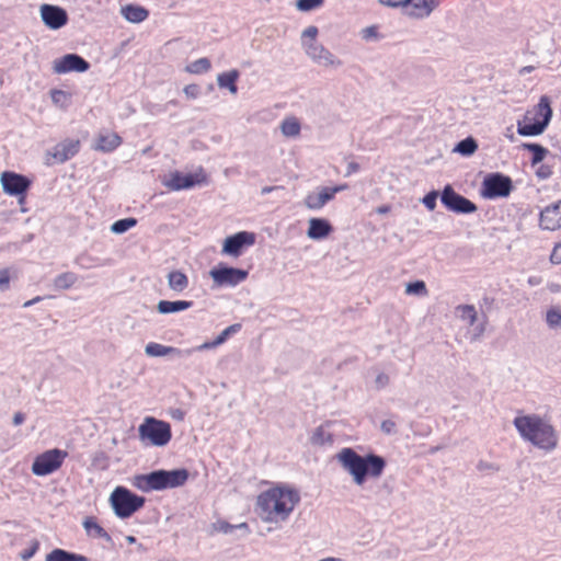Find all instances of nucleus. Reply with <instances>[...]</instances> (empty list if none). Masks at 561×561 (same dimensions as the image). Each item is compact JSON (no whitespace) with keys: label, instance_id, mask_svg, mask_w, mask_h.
I'll use <instances>...</instances> for the list:
<instances>
[{"label":"nucleus","instance_id":"obj_51","mask_svg":"<svg viewBox=\"0 0 561 561\" xmlns=\"http://www.w3.org/2000/svg\"><path fill=\"white\" fill-rule=\"evenodd\" d=\"M320 2H296L297 10L307 12L316 9Z\"/></svg>","mask_w":561,"mask_h":561},{"label":"nucleus","instance_id":"obj_30","mask_svg":"<svg viewBox=\"0 0 561 561\" xmlns=\"http://www.w3.org/2000/svg\"><path fill=\"white\" fill-rule=\"evenodd\" d=\"M45 561H90L87 557L55 548L45 556Z\"/></svg>","mask_w":561,"mask_h":561},{"label":"nucleus","instance_id":"obj_18","mask_svg":"<svg viewBox=\"0 0 561 561\" xmlns=\"http://www.w3.org/2000/svg\"><path fill=\"white\" fill-rule=\"evenodd\" d=\"M51 69L57 75L83 73L89 69V64L79 55L67 54L55 59Z\"/></svg>","mask_w":561,"mask_h":561},{"label":"nucleus","instance_id":"obj_4","mask_svg":"<svg viewBox=\"0 0 561 561\" xmlns=\"http://www.w3.org/2000/svg\"><path fill=\"white\" fill-rule=\"evenodd\" d=\"M188 477V471L185 468L159 469L149 473L134 476L131 483L140 492L149 493L183 486L187 482Z\"/></svg>","mask_w":561,"mask_h":561},{"label":"nucleus","instance_id":"obj_7","mask_svg":"<svg viewBox=\"0 0 561 561\" xmlns=\"http://www.w3.org/2000/svg\"><path fill=\"white\" fill-rule=\"evenodd\" d=\"M138 437L144 445L163 448L172 439L171 425L167 421L146 416L138 426Z\"/></svg>","mask_w":561,"mask_h":561},{"label":"nucleus","instance_id":"obj_34","mask_svg":"<svg viewBox=\"0 0 561 561\" xmlns=\"http://www.w3.org/2000/svg\"><path fill=\"white\" fill-rule=\"evenodd\" d=\"M144 352L148 357L158 358L173 355L175 354L176 351L171 346H165L160 343L151 342L146 344Z\"/></svg>","mask_w":561,"mask_h":561},{"label":"nucleus","instance_id":"obj_46","mask_svg":"<svg viewBox=\"0 0 561 561\" xmlns=\"http://www.w3.org/2000/svg\"><path fill=\"white\" fill-rule=\"evenodd\" d=\"M183 94L190 100H197L201 96V88L195 83L186 84Z\"/></svg>","mask_w":561,"mask_h":561},{"label":"nucleus","instance_id":"obj_8","mask_svg":"<svg viewBox=\"0 0 561 561\" xmlns=\"http://www.w3.org/2000/svg\"><path fill=\"white\" fill-rule=\"evenodd\" d=\"M108 504L113 514L119 519H127L145 504V499L125 486H115L108 495Z\"/></svg>","mask_w":561,"mask_h":561},{"label":"nucleus","instance_id":"obj_52","mask_svg":"<svg viewBox=\"0 0 561 561\" xmlns=\"http://www.w3.org/2000/svg\"><path fill=\"white\" fill-rule=\"evenodd\" d=\"M363 38L371 39L377 37V32L375 27H366L362 31Z\"/></svg>","mask_w":561,"mask_h":561},{"label":"nucleus","instance_id":"obj_10","mask_svg":"<svg viewBox=\"0 0 561 561\" xmlns=\"http://www.w3.org/2000/svg\"><path fill=\"white\" fill-rule=\"evenodd\" d=\"M66 457L67 453L58 448L45 450L34 458L31 471L35 477L49 476L62 466Z\"/></svg>","mask_w":561,"mask_h":561},{"label":"nucleus","instance_id":"obj_32","mask_svg":"<svg viewBox=\"0 0 561 561\" xmlns=\"http://www.w3.org/2000/svg\"><path fill=\"white\" fill-rule=\"evenodd\" d=\"M478 150V142L477 140L469 136L459 142H457L453 148V153L462 156V157H471L473 156Z\"/></svg>","mask_w":561,"mask_h":561},{"label":"nucleus","instance_id":"obj_44","mask_svg":"<svg viewBox=\"0 0 561 561\" xmlns=\"http://www.w3.org/2000/svg\"><path fill=\"white\" fill-rule=\"evenodd\" d=\"M390 383V377L388 374L386 373H377L375 378H374V381H373V385L375 387V389L377 390H382L385 388H387Z\"/></svg>","mask_w":561,"mask_h":561},{"label":"nucleus","instance_id":"obj_6","mask_svg":"<svg viewBox=\"0 0 561 561\" xmlns=\"http://www.w3.org/2000/svg\"><path fill=\"white\" fill-rule=\"evenodd\" d=\"M318 28L308 26L300 34V45L306 56L314 64L330 69L342 66V61L333 53L327 49L318 39Z\"/></svg>","mask_w":561,"mask_h":561},{"label":"nucleus","instance_id":"obj_19","mask_svg":"<svg viewBox=\"0 0 561 561\" xmlns=\"http://www.w3.org/2000/svg\"><path fill=\"white\" fill-rule=\"evenodd\" d=\"M347 186L345 184L336 185L332 187H322L316 193L309 194L305 199V206L311 210L321 209L334 195L339 192L345 191Z\"/></svg>","mask_w":561,"mask_h":561},{"label":"nucleus","instance_id":"obj_45","mask_svg":"<svg viewBox=\"0 0 561 561\" xmlns=\"http://www.w3.org/2000/svg\"><path fill=\"white\" fill-rule=\"evenodd\" d=\"M438 194L436 191H431L422 199L421 203L428 209L434 210L436 208Z\"/></svg>","mask_w":561,"mask_h":561},{"label":"nucleus","instance_id":"obj_53","mask_svg":"<svg viewBox=\"0 0 561 561\" xmlns=\"http://www.w3.org/2000/svg\"><path fill=\"white\" fill-rule=\"evenodd\" d=\"M35 551H36V547H33V548H31V549H28V550L24 551V552L21 554V559H22V560H24V561H26V560L31 559V558L34 556Z\"/></svg>","mask_w":561,"mask_h":561},{"label":"nucleus","instance_id":"obj_22","mask_svg":"<svg viewBox=\"0 0 561 561\" xmlns=\"http://www.w3.org/2000/svg\"><path fill=\"white\" fill-rule=\"evenodd\" d=\"M165 283L169 291L173 295H182L190 286L186 273L181 268H171L165 274Z\"/></svg>","mask_w":561,"mask_h":561},{"label":"nucleus","instance_id":"obj_50","mask_svg":"<svg viewBox=\"0 0 561 561\" xmlns=\"http://www.w3.org/2000/svg\"><path fill=\"white\" fill-rule=\"evenodd\" d=\"M10 285V274L8 271H0V290L4 291Z\"/></svg>","mask_w":561,"mask_h":561},{"label":"nucleus","instance_id":"obj_48","mask_svg":"<svg viewBox=\"0 0 561 561\" xmlns=\"http://www.w3.org/2000/svg\"><path fill=\"white\" fill-rule=\"evenodd\" d=\"M396 428H397L396 422L391 419L383 420L380 423V430L387 435L393 434L396 432Z\"/></svg>","mask_w":561,"mask_h":561},{"label":"nucleus","instance_id":"obj_2","mask_svg":"<svg viewBox=\"0 0 561 561\" xmlns=\"http://www.w3.org/2000/svg\"><path fill=\"white\" fill-rule=\"evenodd\" d=\"M513 426L519 438L536 450L549 454L559 446L558 432L545 415L518 412L513 420Z\"/></svg>","mask_w":561,"mask_h":561},{"label":"nucleus","instance_id":"obj_29","mask_svg":"<svg viewBox=\"0 0 561 561\" xmlns=\"http://www.w3.org/2000/svg\"><path fill=\"white\" fill-rule=\"evenodd\" d=\"M279 130L283 137L296 139L300 136L301 126L297 118L288 116L280 122Z\"/></svg>","mask_w":561,"mask_h":561},{"label":"nucleus","instance_id":"obj_5","mask_svg":"<svg viewBox=\"0 0 561 561\" xmlns=\"http://www.w3.org/2000/svg\"><path fill=\"white\" fill-rule=\"evenodd\" d=\"M552 118V108L547 96L529 107L517 122V134L522 137H537L545 133Z\"/></svg>","mask_w":561,"mask_h":561},{"label":"nucleus","instance_id":"obj_1","mask_svg":"<svg viewBox=\"0 0 561 561\" xmlns=\"http://www.w3.org/2000/svg\"><path fill=\"white\" fill-rule=\"evenodd\" d=\"M300 500V493L295 486L274 483L256 494L253 512L265 530L273 533L290 520Z\"/></svg>","mask_w":561,"mask_h":561},{"label":"nucleus","instance_id":"obj_26","mask_svg":"<svg viewBox=\"0 0 561 561\" xmlns=\"http://www.w3.org/2000/svg\"><path fill=\"white\" fill-rule=\"evenodd\" d=\"M192 302L187 300H159L157 302V311L161 316L179 313L188 310Z\"/></svg>","mask_w":561,"mask_h":561},{"label":"nucleus","instance_id":"obj_15","mask_svg":"<svg viewBox=\"0 0 561 561\" xmlns=\"http://www.w3.org/2000/svg\"><path fill=\"white\" fill-rule=\"evenodd\" d=\"M440 198L444 206L454 213L472 214L477 210L471 201L457 194L450 185L444 187Z\"/></svg>","mask_w":561,"mask_h":561},{"label":"nucleus","instance_id":"obj_28","mask_svg":"<svg viewBox=\"0 0 561 561\" xmlns=\"http://www.w3.org/2000/svg\"><path fill=\"white\" fill-rule=\"evenodd\" d=\"M237 529H240V530H243L245 533H249V526H248L247 523L243 522V523H240L238 525H232V524H230L227 520L221 519V518L216 519L208 527V531L211 535H217V534L230 535V534H232Z\"/></svg>","mask_w":561,"mask_h":561},{"label":"nucleus","instance_id":"obj_31","mask_svg":"<svg viewBox=\"0 0 561 561\" xmlns=\"http://www.w3.org/2000/svg\"><path fill=\"white\" fill-rule=\"evenodd\" d=\"M51 104L58 110H67L71 104L72 95L69 91L53 89L49 92Z\"/></svg>","mask_w":561,"mask_h":561},{"label":"nucleus","instance_id":"obj_49","mask_svg":"<svg viewBox=\"0 0 561 561\" xmlns=\"http://www.w3.org/2000/svg\"><path fill=\"white\" fill-rule=\"evenodd\" d=\"M550 262L552 264H561V241L553 247L550 254Z\"/></svg>","mask_w":561,"mask_h":561},{"label":"nucleus","instance_id":"obj_37","mask_svg":"<svg viewBox=\"0 0 561 561\" xmlns=\"http://www.w3.org/2000/svg\"><path fill=\"white\" fill-rule=\"evenodd\" d=\"M137 225V220L133 217L123 218L119 220L114 221L111 227L110 231L113 234L119 236L128 231L129 229L134 228Z\"/></svg>","mask_w":561,"mask_h":561},{"label":"nucleus","instance_id":"obj_17","mask_svg":"<svg viewBox=\"0 0 561 561\" xmlns=\"http://www.w3.org/2000/svg\"><path fill=\"white\" fill-rule=\"evenodd\" d=\"M538 227L547 232L561 229V199L548 204L539 211Z\"/></svg>","mask_w":561,"mask_h":561},{"label":"nucleus","instance_id":"obj_11","mask_svg":"<svg viewBox=\"0 0 561 561\" xmlns=\"http://www.w3.org/2000/svg\"><path fill=\"white\" fill-rule=\"evenodd\" d=\"M255 239V233L248 230L228 234L222 240L220 253L224 256L237 259L245 249L254 245Z\"/></svg>","mask_w":561,"mask_h":561},{"label":"nucleus","instance_id":"obj_23","mask_svg":"<svg viewBox=\"0 0 561 561\" xmlns=\"http://www.w3.org/2000/svg\"><path fill=\"white\" fill-rule=\"evenodd\" d=\"M122 144V138L114 131L99 133L92 142V149L102 152H111L118 148Z\"/></svg>","mask_w":561,"mask_h":561},{"label":"nucleus","instance_id":"obj_25","mask_svg":"<svg viewBox=\"0 0 561 561\" xmlns=\"http://www.w3.org/2000/svg\"><path fill=\"white\" fill-rule=\"evenodd\" d=\"M238 79L239 71L237 69H229L216 76V83L220 90H226L231 96H236L238 94Z\"/></svg>","mask_w":561,"mask_h":561},{"label":"nucleus","instance_id":"obj_43","mask_svg":"<svg viewBox=\"0 0 561 561\" xmlns=\"http://www.w3.org/2000/svg\"><path fill=\"white\" fill-rule=\"evenodd\" d=\"M535 169V175L541 180H548L552 175V168L545 163H539L533 167Z\"/></svg>","mask_w":561,"mask_h":561},{"label":"nucleus","instance_id":"obj_9","mask_svg":"<svg viewBox=\"0 0 561 561\" xmlns=\"http://www.w3.org/2000/svg\"><path fill=\"white\" fill-rule=\"evenodd\" d=\"M209 277L217 287H236L248 278V271L230 266L224 262L209 270Z\"/></svg>","mask_w":561,"mask_h":561},{"label":"nucleus","instance_id":"obj_47","mask_svg":"<svg viewBox=\"0 0 561 561\" xmlns=\"http://www.w3.org/2000/svg\"><path fill=\"white\" fill-rule=\"evenodd\" d=\"M405 291L408 294H423L425 293V284L421 280L408 283L405 285Z\"/></svg>","mask_w":561,"mask_h":561},{"label":"nucleus","instance_id":"obj_35","mask_svg":"<svg viewBox=\"0 0 561 561\" xmlns=\"http://www.w3.org/2000/svg\"><path fill=\"white\" fill-rule=\"evenodd\" d=\"M457 318L466 325L472 327L477 322V311L473 306L463 305L456 309Z\"/></svg>","mask_w":561,"mask_h":561},{"label":"nucleus","instance_id":"obj_36","mask_svg":"<svg viewBox=\"0 0 561 561\" xmlns=\"http://www.w3.org/2000/svg\"><path fill=\"white\" fill-rule=\"evenodd\" d=\"M523 148L533 153L531 167L542 163L548 154V150L539 144H524Z\"/></svg>","mask_w":561,"mask_h":561},{"label":"nucleus","instance_id":"obj_42","mask_svg":"<svg viewBox=\"0 0 561 561\" xmlns=\"http://www.w3.org/2000/svg\"><path fill=\"white\" fill-rule=\"evenodd\" d=\"M231 327L225 329L213 342H205L199 346V350H208L222 344L231 331Z\"/></svg>","mask_w":561,"mask_h":561},{"label":"nucleus","instance_id":"obj_16","mask_svg":"<svg viewBox=\"0 0 561 561\" xmlns=\"http://www.w3.org/2000/svg\"><path fill=\"white\" fill-rule=\"evenodd\" d=\"M387 4L411 20L427 18L434 11V2H387Z\"/></svg>","mask_w":561,"mask_h":561},{"label":"nucleus","instance_id":"obj_21","mask_svg":"<svg viewBox=\"0 0 561 561\" xmlns=\"http://www.w3.org/2000/svg\"><path fill=\"white\" fill-rule=\"evenodd\" d=\"M333 231V227L328 219L311 217L307 221L306 237L312 241L327 239Z\"/></svg>","mask_w":561,"mask_h":561},{"label":"nucleus","instance_id":"obj_20","mask_svg":"<svg viewBox=\"0 0 561 561\" xmlns=\"http://www.w3.org/2000/svg\"><path fill=\"white\" fill-rule=\"evenodd\" d=\"M39 14L43 23L50 30H58L67 23L66 11L54 4H43Z\"/></svg>","mask_w":561,"mask_h":561},{"label":"nucleus","instance_id":"obj_14","mask_svg":"<svg viewBox=\"0 0 561 561\" xmlns=\"http://www.w3.org/2000/svg\"><path fill=\"white\" fill-rule=\"evenodd\" d=\"M512 191V181L508 176L494 173L488 175L482 182L481 195L485 198L506 197Z\"/></svg>","mask_w":561,"mask_h":561},{"label":"nucleus","instance_id":"obj_12","mask_svg":"<svg viewBox=\"0 0 561 561\" xmlns=\"http://www.w3.org/2000/svg\"><path fill=\"white\" fill-rule=\"evenodd\" d=\"M31 185V180L13 171H3L0 173V186L8 196L18 197L22 201Z\"/></svg>","mask_w":561,"mask_h":561},{"label":"nucleus","instance_id":"obj_27","mask_svg":"<svg viewBox=\"0 0 561 561\" xmlns=\"http://www.w3.org/2000/svg\"><path fill=\"white\" fill-rule=\"evenodd\" d=\"M79 147L78 140H65L54 148L53 158L56 162H65L78 152Z\"/></svg>","mask_w":561,"mask_h":561},{"label":"nucleus","instance_id":"obj_33","mask_svg":"<svg viewBox=\"0 0 561 561\" xmlns=\"http://www.w3.org/2000/svg\"><path fill=\"white\" fill-rule=\"evenodd\" d=\"M82 527L88 536H92L94 538H102L105 540L110 539L104 528L92 517H85L82 520Z\"/></svg>","mask_w":561,"mask_h":561},{"label":"nucleus","instance_id":"obj_39","mask_svg":"<svg viewBox=\"0 0 561 561\" xmlns=\"http://www.w3.org/2000/svg\"><path fill=\"white\" fill-rule=\"evenodd\" d=\"M310 442L313 446L323 447L332 444V437L330 434L325 433L323 430L318 428L314 431L310 437Z\"/></svg>","mask_w":561,"mask_h":561},{"label":"nucleus","instance_id":"obj_38","mask_svg":"<svg viewBox=\"0 0 561 561\" xmlns=\"http://www.w3.org/2000/svg\"><path fill=\"white\" fill-rule=\"evenodd\" d=\"M210 61L207 58H199L187 64L184 67V71L191 75H201L209 71Z\"/></svg>","mask_w":561,"mask_h":561},{"label":"nucleus","instance_id":"obj_24","mask_svg":"<svg viewBox=\"0 0 561 561\" xmlns=\"http://www.w3.org/2000/svg\"><path fill=\"white\" fill-rule=\"evenodd\" d=\"M119 12L122 16L128 23H140L148 16V10H146L138 2H127L121 7Z\"/></svg>","mask_w":561,"mask_h":561},{"label":"nucleus","instance_id":"obj_41","mask_svg":"<svg viewBox=\"0 0 561 561\" xmlns=\"http://www.w3.org/2000/svg\"><path fill=\"white\" fill-rule=\"evenodd\" d=\"M546 321L549 328L560 329L561 328V311L558 309H551L546 314Z\"/></svg>","mask_w":561,"mask_h":561},{"label":"nucleus","instance_id":"obj_55","mask_svg":"<svg viewBox=\"0 0 561 561\" xmlns=\"http://www.w3.org/2000/svg\"><path fill=\"white\" fill-rule=\"evenodd\" d=\"M126 541L130 545H134L136 542V538L134 536H127Z\"/></svg>","mask_w":561,"mask_h":561},{"label":"nucleus","instance_id":"obj_40","mask_svg":"<svg viewBox=\"0 0 561 561\" xmlns=\"http://www.w3.org/2000/svg\"><path fill=\"white\" fill-rule=\"evenodd\" d=\"M77 278L72 273H64L56 277L54 285L58 289H68L75 285Z\"/></svg>","mask_w":561,"mask_h":561},{"label":"nucleus","instance_id":"obj_54","mask_svg":"<svg viewBox=\"0 0 561 561\" xmlns=\"http://www.w3.org/2000/svg\"><path fill=\"white\" fill-rule=\"evenodd\" d=\"M171 416H172V419H174V420L182 421V420H183V412H182V411H180V410L173 411V412L171 413Z\"/></svg>","mask_w":561,"mask_h":561},{"label":"nucleus","instance_id":"obj_3","mask_svg":"<svg viewBox=\"0 0 561 561\" xmlns=\"http://www.w3.org/2000/svg\"><path fill=\"white\" fill-rule=\"evenodd\" d=\"M340 469L357 488L370 480H378L385 469L386 459L374 453L358 454L352 447H343L335 454Z\"/></svg>","mask_w":561,"mask_h":561},{"label":"nucleus","instance_id":"obj_13","mask_svg":"<svg viewBox=\"0 0 561 561\" xmlns=\"http://www.w3.org/2000/svg\"><path fill=\"white\" fill-rule=\"evenodd\" d=\"M205 182L203 172L183 173L179 171L169 172L162 180V184L170 191L178 192L187 190Z\"/></svg>","mask_w":561,"mask_h":561}]
</instances>
